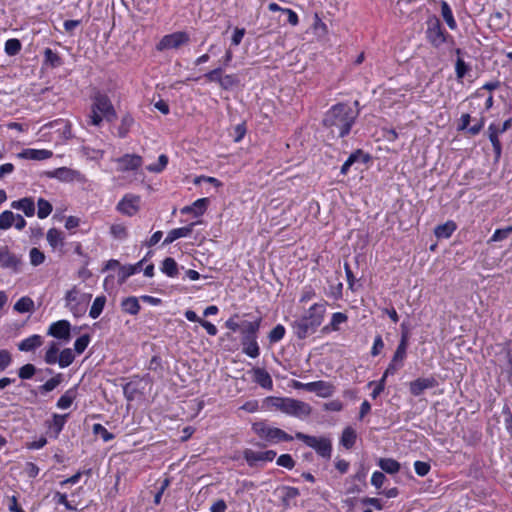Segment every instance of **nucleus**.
Instances as JSON below:
<instances>
[{"instance_id":"f257e3e1","label":"nucleus","mask_w":512,"mask_h":512,"mask_svg":"<svg viewBox=\"0 0 512 512\" xmlns=\"http://www.w3.org/2000/svg\"><path fill=\"white\" fill-rule=\"evenodd\" d=\"M358 117V112L355 111L347 103H337L333 105L322 119V125L327 128L330 133L338 138L346 137Z\"/></svg>"},{"instance_id":"f03ea898","label":"nucleus","mask_w":512,"mask_h":512,"mask_svg":"<svg viewBox=\"0 0 512 512\" xmlns=\"http://www.w3.org/2000/svg\"><path fill=\"white\" fill-rule=\"evenodd\" d=\"M325 306L315 303L300 318L291 322V328L297 339L303 340L315 333L322 324Z\"/></svg>"},{"instance_id":"7ed1b4c3","label":"nucleus","mask_w":512,"mask_h":512,"mask_svg":"<svg viewBox=\"0 0 512 512\" xmlns=\"http://www.w3.org/2000/svg\"><path fill=\"white\" fill-rule=\"evenodd\" d=\"M264 403L269 407L300 419L309 416L312 411L308 403L288 397L269 396L265 398Z\"/></svg>"},{"instance_id":"20e7f679","label":"nucleus","mask_w":512,"mask_h":512,"mask_svg":"<svg viewBox=\"0 0 512 512\" xmlns=\"http://www.w3.org/2000/svg\"><path fill=\"white\" fill-rule=\"evenodd\" d=\"M113 122L117 118V113L109 97L105 94L97 93L92 105V115L90 123L94 126L100 125L102 120Z\"/></svg>"},{"instance_id":"39448f33","label":"nucleus","mask_w":512,"mask_h":512,"mask_svg":"<svg viewBox=\"0 0 512 512\" xmlns=\"http://www.w3.org/2000/svg\"><path fill=\"white\" fill-rule=\"evenodd\" d=\"M295 438L303 441L308 447L313 448L316 453L325 459L331 458L332 444L329 438L326 437H315L304 434L302 432H296Z\"/></svg>"},{"instance_id":"423d86ee","label":"nucleus","mask_w":512,"mask_h":512,"mask_svg":"<svg viewBox=\"0 0 512 512\" xmlns=\"http://www.w3.org/2000/svg\"><path fill=\"white\" fill-rule=\"evenodd\" d=\"M253 431L261 438L269 442H289L293 440V437L286 433L284 430L276 427H269L265 422H255L252 425Z\"/></svg>"},{"instance_id":"0eeeda50","label":"nucleus","mask_w":512,"mask_h":512,"mask_svg":"<svg viewBox=\"0 0 512 512\" xmlns=\"http://www.w3.org/2000/svg\"><path fill=\"white\" fill-rule=\"evenodd\" d=\"M426 24L427 40L433 47L439 48L442 44L446 42L447 37L449 36L448 33L442 27L439 18L435 15L430 16L427 19Z\"/></svg>"},{"instance_id":"6e6552de","label":"nucleus","mask_w":512,"mask_h":512,"mask_svg":"<svg viewBox=\"0 0 512 512\" xmlns=\"http://www.w3.org/2000/svg\"><path fill=\"white\" fill-rule=\"evenodd\" d=\"M190 41V37L188 33L184 31L174 32L168 35H165L157 44L156 48L158 51H163L166 49H177L182 45L188 44Z\"/></svg>"},{"instance_id":"1a4fd4ad","label":"nucleus","mask_w":512,"mask_h":512,"mask_svg":"<svg viewBox=\"0 0 512 512\" xmlns=\"http://www.w3.org/2000/svg\"><path fill=\"white\" fill-rule=\"evenodd\" d=\"M274 450H267L264 452H257L252 449H245L243 457L250 467H255L258 462H271L276 457Z\"/></svg>"},{"instance_id":"9d476101","label":"nucleus","mask_w":512,"mask_h":512,"mask_svg":"<svg viewBox=\"0 0 512 512\" xmlns=\"http://www.w3.org/2000/svg\"><path fill=\"white\" fill-rule=\"evenodd\" d=\"M116 162L119 164L118 171L128 172L138 170L143 164V159L137 154H125L117 158Z\"/></svg>"},{"instance_id":"9b49d317","label":"nucleus","mask_w":512,"mask_h":512,"mask_svg":"<svg viewBox=\"0 0 512 512\" xmlns=\"http://www.w3.org/2000/svg\"><path fill=\"white\" fill-rule=\"evenodd\" d=\"M47 334L67 342L71 338V325L67 320L56 321L50 325Z\"/></svg>"},{"instance_id":"f8f14e48","label":"nucleus","mask_w":512,"mask_h":512,"mask_svg":"<svg viewBox=\"0 0 512 512\" xmlns=\"http://www.w3.org/2000/svg\"><path fill=\"white\" fill-rule=\"evenodd\" d=\"M21 265V259L11 253L7 246L0 248V267L3 269H10L13 272H18Z\"/></svg>"},{"instance_id":"ddd939ff","label":"nucleus","mask_w":512,"mask_h":512,"mask_svg":"<svg viewBox=\"0 0 512 512\" xmlns=\"http://www.w3.org/2000/svg\"><path fill=\"white\" fill-rule=\"evenodd\" d=\"M438 386V381L434 377L427 378H417L414 381L409 383L410 393L418 397L420 396L426 389H432Z\"/></svg>"},{"instance_id":"4468645a","label":"nucleus","mask_w":512,"mask_h":512,"mask_svg":"<svg viewBox=\"0 0 512 512\" xmlns=\"http://www.w3.org/2000/svg\"><path fill=\"white\" fill-rule=\"evenodd\" d=\"M262 317H258L252 322L244 321L241 327V344L257 339V333L260 329Z\"/></svg>"},{"instance_id":"2eb2a0df","label":"nucleus","mask_w":512,"mask_h":512,"mask_svg":"<svg viewBox=\"0 0 512 512\" xmlns=\"http://www.w3.org/2000/svg\"><path fill=\"white\" fill-rule=\"evenodd\" d=\"M303 389L308 392H315L320 397H330L333 394V386L326 381H314L303 385Z\"/></svg>"},{"instance_id":"dca6fc26","label":"nucleus","mask_w":512,"mask_h":512,"mask_svg":"<svg viewBox=\"0 0 512 512\" xmlns=\"http://www.w3.org/2000/svg\"><path fill=\"white\" fill-rule=\"evenodd\" d=\"M138 203H139V197L138 196L126 195L118 203L117 210L120 211L122 214H125V215H128V216H132L139 209Z\"/></svg>"},{"instance_id":"f3484780","label":"nucleus","mask_w":512,"mask_h":512,"mask_svg":"<svg viewBox=\"0 0 512 512\" xmlns=\"http://www.w3.org/2000/svg\"><path fill=\"white\" fill-rule=\"evenodd\" d=\"M199 222H192L190 223L189 225L185 226V227H180V228H176V229H172L171 231L168 232L166 238L164 239L162 245H168V244H171L172 242H174L175 240L181 238V237H187L189 236L194 227L198 224Z\"/></svg>"},{"instance_id":"a211bd4d","label":"nucleus","mask_w":512,"mask_h":512,"mask_svg":"<svg viewBox=\"0 0 512 512\" xmlns=\"http://www.w3.org/2000/svg\"><path fill=\"white\" fill-rule=\"evenodd\" d=\"M253 380L259 386L264 389L272 390L273 389V381L270 374L264 369L255 367L252 369Z\"/></svg>"},{"instance_id":"6ab92c4d","label":"nucleus","mask_w":512,"mask_h":512,"mask_svg":"<svg viewBox=\"0 0 512 512\" xmlns=\"http://www.w3.org/2000/svg\"><path fill=\"white\" fill-rule=\"evenodd\" d=\"M501 133L496 129V124L491 123L488 127V138L492 144L495 161H498L502 155V144L499 139Z\"/></svg>"},{"instance_id":"aec40b11","label":"nucleus","mask_w":512,"mask_h":512,"mask_svg":"<svg viewBox=\"0 0 512 512\" xmlns=\"http://www.w3.org/2000/svg\"><path fill=\"white\" fill-rule=\"evenodd\" d=\"M45 174L49 178H56L63 182H72L78 175V172L68 167H60Z\"/></svg>"},{"instance_id":"412c9836","label":"nucleus","mask_w":512,"mask_h":512,"mask_svg":"<svg viewBox=\"0 0 512 512\" xmlns=\"http://www.w3.org/2000/svg\"><path fill=\"white\" fill-rule=\"evenodd\" d=\"M11 208L21 210L27 217L35 214V203L31 197H24L11 203Z\"/></svg>"},{"instance_id":"4be33fe9","label":"nucleus","mask_w":512,"mask_h":512,"mask_svg":"<svg viewBox=\"0 0 512 512\" xmlns=\"http://www.w3.org/2000/svg\"><path fill=\"white\" fill-rule=\"evenodd\" d=\"M53 153L46 149H24L18 154L19 158L30 159V160H46L52 157Z\"/></svg>"},{"instance_id":"5701e85b","label":"nucleus","mask_w":512,"mask_h":512,"mask_svg":"<svg viewBox=\"0 0 512 512\" xmlns=\"http://www.w3.org/2000/svg\"><path fill=\"white\" fill-rule=\"evenodd\" d=\"M362 160L363 163H367L370 160L369 154H365L361 149H357L353 153L350 154V156L347 158V160L343 163L341 167V174L346 175L350 169V167L358 162L359 160Z\"/></svg>"},{"instance_id":"b1692460","label":"nucleus","mask_w":512,"mask_h":512,"mask_svg":"<svg viewBox=\"0 0 512 512\" xmlns=\"http://www.w3.org/2000/svg\"><path fill=\"white\" fill-rule=\"evenodd\" d=\"M78 396V385H74L65 391V393L58 399L56 406L59 409L65 410L71 407L72 403Z\"/></svg>"},{"instance_id":"393cba45","label":"nucleus","mask_w":512,"mask_h":512,"mask_svg":"<svg viewBox=\"0 0 512 512\" xmlns=\"http://www.w3.org/2000/svg\"><path fill=\"white\" fill-rule=\"evenodd\" d=\"M209 204L208 198H200L196 200L192 205L185 206L181 209L182 214L193 213L195 216L204 214Z\"/></svg>"},{"instance_id":"a878e982","label":"nucleus","mask_w":512,"mask_h":512,"mask_svg":"<svg viewBox=\"0 0 512 512\" xmlns=\"http://www.w3.org/2000/svg\"><path fill=\"white\" fill-rule=\"evenodd\" d=\"M43 343L42 337L40 335H32L24 340H22L18 344V349L20 351L29 352L33 351L36 348L40 347Z\"/></svg>"},{"instance_id":"bb28decb","label":"nucleus","mask_w":512,"mask_h":512,"mask_svg":"<svg viewBox=\"0 0 512 512\" xmlns=\"http://www.w3.org/2000/svg\"><path fill=\"white\" fill-rule=\"evenodd\" d=\"M456 228H457V226H456L455 222L450 220L444 224L438 225L435 228L434 233L438 239H447L452 235V233L456 230Z\"/></svg>"},{"instance_id":"cd10ccee","label":"nucleus","mask_w":512,"mask_h":512,"mask_svg":"<svg viewBox=\"0 0 512 512\" xmlns=\"http://www.w3.org/2000/svg\"><path fill=\"white\" fill-rule=\"evenodd\" d=\"M63 382V375L61 373L56 374L49 380H47L43 385L38 387V391L40 394L45 395L55 388H57Z\"/></svg>"},{"instance_id":"c85d7f7f","label":"nucleus","mask_w":512,"mask_h":512,"mask_svg":"<svg viewBox=\"0 0 512 512\" xmlns=\"http://www.w3.org/2000/svg\"><path fill=\"white\" fill-rule=\"evenodd\" d=\"M356 439V431L352 427L348 426L342 432L340 443L346 449H351L355 445Z\"/></svg>"},{"instance_id":"c756f323","label":"nucleus","mask_w":512,"mask_h":512,"mask_svg":"<svg viewBox=\"0 0 512 512\" xmlns=\"http://www.w3.org/2000/svg\"><path fill=\"white\" fill-rule=\"evenodd\" d=\"M378 466L388 474L398 473L401 468L400 463L392 458H380Z\"/></svg>"},{"instance_id":"7c9ffc66","label":"nucleus","mask_w":512,"mask_h":512,"mask_svg":"<svg viewBox=\"0 0 512 512\" xmlns=\"http://www.w3.org/2000/svg\"><path fill=\"white\" fill-rule=\"evenodd\" d=\"M121 308L125 313L137 315L140 311V304L136 297H127L122 300Z\"/></svg>"},{"instance_id":"2f4dec72","label":"nucleus","mask_w":512,"mask_h":512,"mask_svg":"<svg viewBox=\"0 0 512 512\" xmlns=\"http://www.w3.org/2000/svg\"><path fill=\"white\" fill-rule=\"evenodd\" d=\"M507 25L505 13L501 11L493 12L489 17V26L495 30H501Z\"/></svg>"},{"instance_id":"473e14b6","label":"nucleus","mask_w":512,"mask_h":512,"mask_svg":"<svg viewBox=\"0 0 512 512\" xmlns=\"http://www.w3.org/2000/svg\"><path fill=\"white\" fill-rule=\"evenodd\" d=\"M68 416L69 414H53L52 421L49 424V428L54 431L55 437H58L60 432L63 430Z\"/></svg>"},{"instance_id":"72a5a7b5","label":"nucleus","mask_w":512,"mask_h":512,"mask_svg":"<svg viewBox=\"0 0 512 512\" xmlns=\"http://www.w3.org/2000/svg\"><path fill=\"white\" fill-rule=\"evenodd\" d=\"M161 271L168 277H176L179 273L178 265L174 258L167 257L162 262Z\"/></svg>"},{"instance_id":"f704fd0d","label":"nucleus","mask_w":512,"mask_h":512,"mask_svg":"<svg viewBox=\"0 0 512 512\" xmlns=\"http://www.w3.org/2000/svg\"><path fill=\"white\" fill-rule=\"evenodd\" d=\"M47 241L52 248L64 245V238L62 232L56 228H51L47 232Z\"/></svg>"},{"instance_id":"c9c22d12","label":"nucleus","mask_w":512,"mask_h":512,"mask_svg":"<svg viewBox=\"0 0 512 512\" xmlns=\"http://www.w3.org/2000/svg\"><path fill=\"white\" fill-rule=\"evenodd\" d=\"M59 357V347L58 344L54 341L49 343V346L44 355V361L46 364L53 365L56 364Z\"/></svg>"},{"instance_id":"e433bc0d","label":"nucleus","mask_w":512,"mask_h":512,"mask_svg":"<svg viewBox=\"0 0 512 512\" xmlns=\"http://www.w3.org/2000/svg\"><path fill=\"white\" fill-rule=\"evenodd\" d=\"M441 14L445 22L447 23L448 27L452 30L456 29L457 23L454 19L452 10L447 2L442 1L441 2Z\"/></svg>"},{"instance_id":"4c0bfd02","label":"nucleus","mask_w":512,"mask_h":512,"mask_svg":"<svg viewBox=\"0 0 512 512\" xmlns=\"http://www.w3.org/2000/svg\"><path fill=\"white\" fill-rule=\"evenodd\" d=\"M105 303H106L105 296L102 295V296L96 297L91 308H90L89 316L92 319L98 318L104 309Z\"/></svg>"},{"instance_id":"58836bf2","label":"nucleus","mask_w":512,"mask_h":512,"mask_svg":"<svg viewBox=\"0 0 512 512\" xmlns=\"http://www.w3.org/2000/svg\"><path fill=\"white\" fill-rule=\"evenodd\" d=\"M44 63L52 68H56L62 65V59L52 49L46 48L44 50Z\"/></svg>"},{"instance_id":"ea45409f","label":"nucleus","mask_w":512,"mask_h":512,"mask_svg":"<svg viewBox=\"0 0 512 512\" xmlns=\"http://www.w3.org/2000/svg\"><path fill=\"white\" fill-rule=\"evenodd\" d=\"M75 359V355L70 348H65L59 353V357L56 363L59 364L61 368H66L70 366Z\"/></svg>"},{"instance_id":"a19ab883","label":"nucleus","mask_w":512,"mask_h":512,"mask_svg":"<svg viewBox=\"0 0 512 512\" xmlns=\"http://www.w3.org/2000/svg\"><path fill=\"white\" fill-rule=\"evenodd\" d=\"M37 207V215L40 219H45L46 217H48L53 210L52 204L44 198L38 199Z\"/></svg>"},{"instance_id":"79ce46f5","label":"nucleus","mask_w":512,"mask_h":512,"mask_svg":"<svg viewBox=\"0 0 512 512\" xmlns=\"http://www.w3.org/2000/svg\"><path fill=\"white\" fill-rule=\"evenodd\" d=\"M134 123V119L130 114H126L122 117L120 126L118 127V136L125 138L130 131L131 126Z\"/></svg>"},{"instance_id":"37998d69","label":"nucleus","mask_w":512,"mask_h":512,"mask_svg":"<svg viewBox=\"0 0 512 512\" xmlns=\"http://www.w3.org/2000/svg\"><path fill=\"white\" fill-rule=\"evenodd\" d=\"M34 308V302L30 297L24 296L20 298L14 305V310L19 313L30 312Z\"/></svg>"},{"instance_id":"c03bdc74","label":"nucleus","mask_w":512,"mask_h":512,"mask_svg":"<svg viewBox=\"0 0 512 512\" xmlns=\"http://www.w3.org/2000/svg\"><path fill=\"white\" fill-rule=\"evenodd\" d=\"M240 83L239 78L235 74H227L222 76V80L220 82V87L223 90H229L235 86H238Z\"/></svg>"},{"instance_id":"a18cd8bd","label":"nucleus","mask_w":512,"mask_h":512,"mask_svg":"<svg viewBox=\"0 0 512 512\" xmlns=\"http://www.w3.org/2000/svg\"><path fill=\"white\" fill-rule=\"evenodd\" d=\"M15 217L10 210H5L0 214V230H7L12 227Z\"/></svg>"},{"instance_id":"49530a36","label":"nucleus","mask_w":512,"mask_h":512,"mask_svg":"<svg viewBox=\"0 0 512 512\" xmlns=\"http://www.w3.org/2000/svg\"><path fill=\"white\" fill-rule=\"evenodd\" d=\"M408 344H405V340H400L396 351L392 357V362H398L399 366H402V363L406 357Z\"/></svg>"},{"instance_id":"de8ad7c7","label":"nucleus","mask_w":512,"mask_h":512,"mask_svg":"<svg viewBox=\"0 0 512 512\" xmlns=\"http://www.w3.org/2000/svg\"><path fill=\"white\" fill-rule=\"evenodd\" d=\"M22 48L21 42L16 38L8 39L5 43V52L9 56L17 55Z\"/></svg>"},{"instance_id":"09e8293b","label":"nucleus","mask_w":512,"mask_h":512,"mask_svg":"<svg viewBox=\"0 0 512 512\" xmlns=\"http://www.w3.org/2000/svg\"><path fill=\"white\" fill-rule=\"evenodd\" d=\"M243 352L251 357L256 358L260 354V348L258 346L257 340L249 341L246 343H243Z\"/></svg>"},{"instance_id":"8fccbe9b","label":"nucleus","mask_w":512,"mask_h":512,"mask_svg":"<svg viewBox=\"0 0 512 512\" xmlns=\"http://www.w3.org/2000/svg\"><path fill=\"white\" fill-rule=\"evenodd\" d=\"M37 372V368L33 364H25L18 370V377L22 380L31 379Z\"/></svg>"},{"instance_id":"3c124183","label":"nucleus","mask_w":512,"mask_h":512,"mask_svg":"<svg viewBox=\"0 0 512 512\" xmlns=\"http://www.w3.org/2000/svg\"><path fill=\"white\" fill-rule=\"evenodd\" d=\"M285 327L281 324L276 325L268 334L270 343L279 342L285 335Z\"/></svg>"},{"instance_id":"603ef678","label":"nucleus","mask_w":512,"mask_h":512,"mask_svg":"<svg viewBox=\"0 0 512 512\" xmlns=\"http://www.w3.org/2000/svg\"><path fill=\"white\" fill-rule=\"evenodd\" d=\"M90 343V335L84 334L76 339L74 343V350L77 354H82Z\"/></svg>"},{"instance_id":"864d4df0","label":"nucleus","mask_w":512,"mask_h":512,"mask_svg":"<svg viewBox=\"0 0 512 512\" xmlns=\"http://www.w3.org/2000/svg\"><path fill=\"white\" fill-rule=\"evenodd\" d=\"M168 164V157L165 154H161L158 158V163L151 164L147 167V170L154 173L162 172Z\"/></svg>"},{"instance_id":"5fc2aeb1","label":"nucleus","mask_w":512,"mask_h":512,"mask_svg":"<svg viewBox=\"0 0 512 512\" xmlns=\"http://www.w3.org/2000/svg\"><path fill=\"white\" fill-rule=\"evenodd\" d=\"M136 273V268L130 267V265L120 266L118 271V282L123 284L126 282L128 277Z\"/></svg>"},{"instance_id":"6e6d98bb","label":"nucleus","mask_w":512,"mask_h":512,"mask_svg":"<svg viewBox=\"0 0 512 512\" xmlns=\"http://www.w3.org/2000/svg\"><path fill=\"white\" fill-rule=\"evenodd\" d=\"M512 233V225L503 229H497L493 233L489 242H499L505 240Z\"/></svg>"},{"instance_id":"4d7b16f0","label":"nucleus","mask_w":512,"mask_h":512,"mask_svg":"<svg viewBox=\"0 0 512 512\" xmlns=\"http://www.w3.org/2000/svg\"><path fill=\"white\" fill-rule=\"evenodd\" d=\"M222 73H223V67L219 66V67L205 73L204 77L206 78L207 81L215 82L220 85V82H221L222 76H223Z\"/></svg>"},{"instance_id":"13d9d810","label":"nucleus","mask_w":512,"mask_h":512,"mask_svg":"<svg viewBox=\"0 0 512 512\" xmlns=\"http://www.w3.org/2000/svg\"><path fill=\"white\" fill-rule=\"evenodd\" d=\"M94 434L100 435L104 442H108L115 438L113 433H110L104 426L97 423L93 425Z\"/></svg>"},{"instance_id":"bf43d9fd","label":"nucleus","mask_w":512,"mask_h":512,"mask_svg":"<svg viewBox=\"0 0 512 512\" xmlns=\"http://www.w3.org/2000/svg\"><path fill=\"white\" fill-rule=\"evenodd\" d=\"M30 262L33 266L42 264L45 260V255L38 248H32L29 253Z\"/></svg>"},{"instance_id":"052dcab7","label":"nucleus","mask_w":512,"mask_h":512,"mask_svg":"<svg viewBox=\"0 0 512 512\" xmlns=\"http://www.w3.org/2000/svg\"><path fill=\"white\" fill-rule=\"evenodd\" d=\"M373 385H375V387L371 393V397L373 399H376L384 391L385 385H386V379H384L382 377L378 382L370 381L368 383V387H371Z\"/></svg>"},{"instance_id":"680f3d73","label":"nucleus","mask_w":512,"mask_h":512,"mask_svg":"<svg viewBox=\"0 0 512 512\" xmlns=\"http://www.w3.org/2000/svg\"><path fill=\"white\" fill-rule=\"evenodd\" d=\"M110 233L117 239H125L128 236L127 229L122 224H113L110 227Z\"/></svg>"},{"instance_id":"e2e57ef3","label":"nucleus","mask_w":512,"mask_h":512,"mask_svg":"<svg viewBox=\"0 0 512 512\" xmlns=\"http://www.w3.org/2000/svg\"><path fill=\"white\" fill-rule=\"evenodd\" d=\"M278 466L293 469L295 466V461L290 454H282L277 458L276 461Z\"/></svg>"},{"instance_id":"0e129e2a","label":"nucleus","mask_w":512,"mask_h":512,"mask_svg":"<svg viewBox=\"0 0 512 512\" xmlns=\"http://www.w3.org/2000/svg\"><path fill=\"white\" fill-rule=\"evenodd\" d=\"M468 70H469V66L465 63V61L463 59L458 57V59L456 60V64H455V72H456L457 79H462L466 75Z\"/></svg>"},{"instance_id":"69168bd1","label":"nucleus","mask_w":512,"mask_h":512,"mask_svg":"<svg viewBox=\"0 0 512 512\" xmlns=\"http://www.w3.org/2000/svg\"><path fill=\"white\" fill-rule=\"evenodd\" d=\"M283 489L285 490V494L283 496L282 501H283L284 505L288 506L289 501L291 499L298 497L300 492H299L298 488L290 487V486L284 487Z\"/></svg>"},{"instance_id":"338daca9","label":"nucleus","mask_w":512,"mask_h":512,"mask_svg":"<svg viewBox=\"0 0 512 512\" xmlns=\"http://www.w3.org/2000/svg\"><path fill=\"white\" fill-rule=\"evenodd\" d=\"M414 469L418 476L424 477L429 473L431 466L428 462L416 461L414 463Z\"/></svg>"},{"instance_id":"774afa93","label":"nucleus","mask_w":512,"mask_h":512,"mask_svg":"<svg viewBox=\"0 0 512 512\" xmlns=\"http://www.w3.org/2000/svg\"><path fill=\"white\" fill-rule=\"evenodd\" d=\"M12 362L11 354L8 350L0 349V371H4Z\"/></svg>"}]
</instances>
